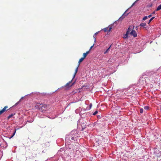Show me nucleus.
Listing matches in <instances>:
<instances>
[{
    "label": "nucleus",
    "mask_w": 161,
    "mask_h": 161,
    "mask_svg": "<svg viewBox=\"0 0 161 161\" xmlns=\"http://www.w3.org/2000/svg\"><path fill=\"white\" fill-rule=\"evenodd\" d=\"M39 108L40 111L44 113L45 112L50 109V106L48 105L45 104H40V105L36 106Z\"/></svg>",
    "instance_id": "obj_1"
},
{
    "label": "nucleus",
    "mask_w": 161,
    "mask_h": 161,
    "mask_svg": "<svg viewBox=\"0 0 161 161\" xmlns=\"http://www.w3.org/2000/svg\"><path fill=\"white\" fill-rule=\"evenodd\" d=\"M8 107L7 106H5L4 108L0 111V115L3 114L4 112L9 109V108L8 109Z\"/></svg>",
    "instance_id": "obj_2"
},
{
    "label": "nucleus",
    "mask_w": 161,
    "mask_h": 161,
    "mask_svg": "<svg viewBox=\"0 0 161 161\" xmlns=\"http://www.w3.org/2000/svg\"><path fill=\"white\" fill-rule=\"evenodd\" d=\"M131 35L133 36L134 37H136L137 36V34L136 32L134 30H132L130 32Z\"/></svg>",
    "instance_id": "obj_3"
},
{
    "label": "nucleus",
    "mask_w": 161,
    "mask_h": 161,
    "mask_svg": "<svg viewBox=\"0 0 161 161\" xmlns=\"http://www.w3.org/2000/svg\"><path fill=\"white\" fill-rule=\"evenodd\" d=\"M111 26H108L104 29V31L105 32H109L112 29Z\"/></svg>",
    "instance_id": "obj_4"
},
{
    "label": "nucleus",
    "mask_w": 161,
    "mask_h": 161,
    "mask_svg": "<svg viewBox=\"0 0 161 161\" xmlns=\"http://www.w3.org/2000/svg\"><path fill=\"white\" fill-rule=\"evenodd\" d=\"M89 53V51H87L86 53H84L83 54V58H85L86 57L87 54Z\"/></svg>",
    "instance_id": "obj_5"
},
{
    "label": "nucleus",
    "mask_w": 161,
    "mask_h": 161,
    "mask_svg": "<svg viewBox=\"0 0 161 161\" xmlns=\"http://www.w3.org/2000/svg\"><path fill=\"white\" fill-rule=\"evenodd\" d=\"M78 67H79V66H78L77 68H76L75 70V74H74V76H73V79H74L75 77V76L76 74V73L77 72H78Z\"/></svg>",
    "instance_id": "obj_6"
},
{
    "label": "nucleus",
    "mask_w": 161,
    "mask_h": 161,
    "mask_svg": "<svg viewBox=\"0 0 161 161\" xmlns=\"http://www.w3.org/2000/svg\"><path fill=\"white\" fill-rule=\"evenodd\" d=\"M85 58H83V57H82L81 58H80V60H79V61H78V66H79L80 65V63L81 62H82L84 60V59Z\"/></svg>",
    "instance_id": "obj_7"
},
{
    "label": "nucleus",
    "mask_w": 161,
    "mask_h": 161,
    "mask_svg": "<svg viewBox=\"0 0 161 161\" xmlns=\"http://www.w3.org/2000/svg\"><path fill=\"white\" fill-rule=\"evenodd\" d=\"M111 47V45L108 48L106 51H105V52H104V54H106L108 52V51H109L110 48Z\"/></svg>",
    "instance_id": "obj_8"
},
{
    "label": "nucleus",
    "mask_w": 161,
    "mask_h": 161,
    "mask_svg": "<svg viewBox=\"0 0 161 161\" xmlns=\"http://www.w3.org/2000/svg\"><path fill=\"white\" fill-rule=\"evenodd\" d=\"M98 33V32H97L96 33H95V34H94V35H93V38H94V42L95 43L96 42V38L95 37V35H97Z\"/></svg>",
    "instance_id": "obj_9"
},
{
    "label": "nucleus",
    "mask_w": 161,
    "mask_h": 161,
    "mask_svg": "<svg viewBox=\"0 0 161 161\" xmlns=\"http://www.w3.org/2000/svg\"><path fill=\"white\" fill-rule=\"evenodd\" d=\"M161 9V4H160L157 8L156 10L157 11Z\"/></svg>",
    "instance_id": "obj_10"
},
{
    "label": "nucleus",
    "mask_w": 161,
    "mask_h": 161,
    "mask_svg": "<svg viewBox=\"0 0 161 161\" xmlns=\"http://www.w3.org/2000/svg\"><path fill=\"white\" fill-rule=\"evenodd\" d=\"M73 79V78L70 81H69L65 85V86H69V85L71 83L72 81V80Z\"/></svg>",
    "instance_id": "obj_11"
},
{
    "label": "nucleus",
    "mask_w": 161,
    "mask_h": 161,
    "mask_svg": "<svg viewBox=\"0 0 161 161\" xmlns=\"http://www.w3.org/2000/svg\"><path fill=\"white\" fill-rule=\"evenodd\" d=\"M146 25V23H142L140 24V26L142 27H144Z\"/></svg>",
    "instance_id": "obj_12"
},
{
    "label": "nucleus",
    "mask_w": 161,
    "mask_h": 161,
    "mask_svg": "<svg viewBox=\"0 0 161 161\" xmlns=\"http://www.w3.org/2000/svg\"><path fill=\"white\" fill-rule=\"evenodd\" d=\"M128 34H129L127 33H126V34H125L124 35V36H123V38L125 39V38H127V37H128Z\"/></svg>",
    "instance_id": "obj_13"
},
{
    "label": "nucleus",
    "mask_w": 161,
    "mask_h": 161,
    "mask_svg": "<svg viewBox=\"0 0 161 161\" xmlns=\"http://www.w3.org/2000/svg\"><path fill=\"white\" fill-rule=\"evenodd\" d=\"M15 114H11L9 115V116L8 117V119H9L10 118H11L12 116L14 115Z\"/></svg>",
    "instance_id": "obj_14"
},
{
    "label": "nucleus",
    "mask_w": 161,
    "mask_h": 161,
    "mask_svg": "<svg viewBox=\"0 0 161 161\" xmlns=\"http://www.w3.org/2000/svg\"><path fill=\"white\" fill-rule=\"evenodd\" d=\"M124 14H123V15L119 19V20H122L123 19L125 18V16H124Z\"/></svg>",
    "instance_id": "obj_15"
},
{
    "label": "nucleus",
    "mask_w": 161,
    "mask_h": 161,
    "mask_svg": "<svg viewBox=\"0 0 161 161\" xmlns=\"http://www.w3.org/2000/svg\"><path fill=\"white\" fill-rule=\"evenodd\" d=\"M131 31V29L130 28V27H129L128 29V30H127L126 33H128L129 34L130 33V32Z\"/></svg>",
    "instance_id": "obj_16"
},
{
    "label": "nucleus",
    "mask_w": 161,
    "mask_h": 161,
    "mask_svg": "<svg viewBox=\"0 0 161 161\" xmlns=\"http://www.w3.org/2000/svg\"><path fill=\"white\" fill-rule=\"evenodd\" d=\"M77 133V131L76 130H73L72 131H71V134H73L74 133Z\"/></svg>",
    "instance_id": "obj_17"
},
{
    "label": "nucleus",
    "mask_w": 161,
    "mask_h": 161,
    "mask_svg": "<svg viewBox=\"0 0 161 161\" xmlns=\"http://www.w3.org/2000/svg\"><path fill=\"white\" fill-rule=\"evenodd\" d=\"M148 17L147 16H145L143 18L142 20H145L147 19Z\"/></svg>",
    "instance_id": "obj_18"
},
{
    "label": "nucleus",
    "mask_w": 161,
    "mask_h": 161,
    "mask_svg": "<svg viewBox=\"0 0 161 161\" xmlns=\"http://www.w3.org/2000/svg\"><path fill=\"white\" fill-rule=\"evenodd\" d=\"M149 107L148 106H145L144 107V108L146 110H147L149 109Z\"/></svg>",
    "instance_id": "obj_19"
},
{
    "label": "nucleus",
    "mask_w": 161,
    "mask_h": 161,
    "mask_svg": "<svg viewBox=\"0 0 161 161\" xmlns=\"http://www.w3.org/2000/svg\"><path fill=\"white\" fill-rule=\"evenodd\" d=\"M16 130H15L14 132L13 133L12 136L10 137V138H12L14 135L15 133L16 132Z\"/></svg>",
    "instance_id": "obj_20"
},
{
    "label": "nucleus",
    "mask_w": 161,
    "mask_h": 161,
    "mask_svg": "<svg viewBox=\"0 0 161 161\" xmlns=\"http://www.w3.org/2000/svg\"><path fill=\"white\" fill-rule=\"evenodd\" d=\"M140 112L141 113H142L143 112V109L142 108H141L140 110Z\"/></svg>",
    "instance_id": "obj_21"
},
{
    "label": "nucleus",
    "mask_w": 161,
    "mask_h": 161,
    "mask_svg": "<svg viewBox=\"0 0 161 161\" xmlns=\"http://www.w3.org/2000/svg\"><path fill=\"white\" fill-rule=\"evenodd\" d=\"M155 18L154 17H152L149 20L150 22H151Z\"/></svg>",
    "instance_id": "obj_22"
},
{
    "label": "nucleus",
    "mask_w": 161,
    "mask_h": 161,
    "mask_svg": "<svg viewBox=\"0 0 161 161\" xmlns=\"http://www.w3.org/2000/svg\"><path fill=\"white\" fill-rule=\"evenodd\" d=\"M98 113V112L97 111H95L94 113L93 114V115H96L97 113Z\"/></svg>",
    "instance_id": "obj_23"
},
{
    "label": "nucleus",
    "mask_w": 161,
    "mask_h": 161,
    "mask_svg": "<svg viewBox=\"0 0 161 161\" xmlns=\"http://www.w3.org/2000/svg\"><path fill=\"white\" fill-rule=\"evenodd\" d=\"M138 0H137V1H136L135 2H134L133 4H132V5L131 6V7H132L133 5H134L135 4V3H136V1H138Z\"/></svg>",
    "instance_id": "obj_24"
},
{
    "label": "nucleus",
    "mask_w": 161,
    "mask_h": 161,
    "mask_svg": "<svg viewBox=\"0 0 161 161\" xmlns=\"http://www.w3.org/2000/svg\"><path fill=\"white\" fill-rule=\"evenodd\" d=\"M37 155L36 153L35 154V156H33V155H32V158H35L36 157V156Z\"/></svg>",
    "instance_id": "obj_25"
},
{
    "label": "nucleus",
    "mask_w": 161,
    "mask_h": 161,
    "mask_svg": "<svg viewBox=\"0 0 161 161\" xmlns=\"http://www.w3.org/2000/svg\"><path fill=\"white\" fill-rule=\"evenodd\" d=\"M94 45V44L91 47H90V48L89 50V52L92 49V48L93 47Z\"/></svg>",
    "instance_id": "obj_26"
},
{
    "label": "nucleus",
    "mask_w": 161,
    "mask_h": 161,
    "mask_svg": "<svg viewBox=\"0 0 161 161\" xmlns=\"http://www.w3.org/2000/svg\"><path fill=\"white\" fill-rule=\"evenodd\" d=\"M33 121V120H32V121L31 120H30V121H28L27 122H29V123H30V122H32Z\"/></svg>",
    "instance_id": "obj_27"
},
{
    "label": "nucleus",
    "mask_w": 161,
    "mask_h": 161,
    "mask_svg": "<svg viewBox=\"0 0 161 161\" xmlns=\"http://www.w3.org/2000/svg\"><path fill=\"white\" fill-rule=\"evenodd\" d=\"M152 16V14H150L148 16V18H150Z\"/></svg>",
    "instance_id": "obj_28"
},
{
    "label": "nucleus",
    "mask_w": 161,
    "mask_h": 161,
    "mask_svg": "<svg viewBox=\"0 0 161 161\" xmlns=\"http://www.w3.org/2000/svg\"><path fill=\"white\" fill-rule=\"evenodd\" d=\"M90 108H91V107H92V103H91L90 104Z\"/></svg>",
    "instance_id": "obj_29"
},
{
    "label": "nucleus",
    "mask_w": 161,
    "mask_h": 161,
    "mask_svg": "<svg viewBox=\"0 0 161 161\" xmlns=\"http://www.w3.org/2000/svg\"><path fill=\"white\" fill-rule=\"evenodd\" d=\"M74 139V137H72L71 138V139L72 140H73Z\"/></svg>",
    "instance_id": "obj_30"
},
{
    "label": "nucleus",
    "mask_w": 161,
    "mask_h": 161,
    "mask_svg": "<svg viewBox=\"0 0 161 161\" xmlns=\"http://www.w3.org/2000/svg\"><path fill=\"white\" fill-rule=\"evenodd\" d=\"M75 83V82H73L72 84V85H71L70 86H72V85H74V84Z\"/></svg>",
    "instance_id": "obj_31"
},
{
    "label": "nucleus",
    "mask_w": 161,
    "mask_h": 161,
    "mask_svg": "<svg viewBox=\"0 0 161 161\" xmlns=\"http://www.w3.org/2000/svg\"><path fill=\"white\" fill-rule=\"evenodd\" d=\"M46 95V93H45L44 94H43V95H44V96H45V95Z\"/></svg>",
    "instance_id": "obj_32"
},
{
    "label": "nucleus",
    "mask_w": 161,
    "mask_h": 161,
    "mask_svg": "<svg viewBox=\"0 0 161 161\" xmlns=\"http://www.w3.org/2000/svg\"><path fill=\"white\" fill-rule=\"evenodd\" d=\"M150 23V20H149V21L148 22V24H149Z\"/></svg>",
    "instance_id": "obj_33"
},
{
    "label": "nucleus",
    "mask_w": 161,
    "mask_h": 161,
    "mask_svg": "<svg viewBox=\"0 0 161 161\" xmlns=\"http://www.w3.org/2000/svg\"><path fill=\"white\" fill-rule=\"evenodd\" d=\"M153 13V14H154L155 13V12H154Z\"/></svg>",
    "instance_id": "obj_34"
}]
</instances>
